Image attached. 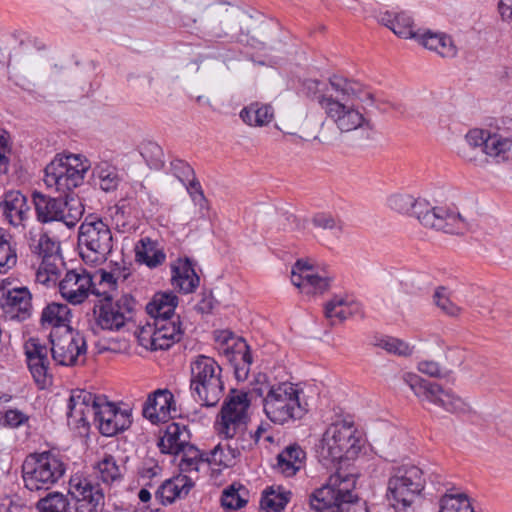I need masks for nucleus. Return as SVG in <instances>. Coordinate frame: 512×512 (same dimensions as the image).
<instances>
[{"mask_svg":"<svg viewBox=\"0 0 512 512\" xmlns=\"http://www.w3.org/2000/svg\"><path fill=\"white\" fill-rule=\"evenodd\" d=\"M333 83L335 95L324 99L322 110L339 132L347 133L369 125L360 103H373L374 94L365 85L354 79H336Z\"/></svg>","mask_w":512,"mask_h":512,"instance_id":"obj_1","label":"nucleus"},{"mask_svg":"<svg viewBox=\"0 0 512 512\" xmlns=\"http://www.w3.org/2000/svg\"><path fill=\"white\" fill-rule=\"evenodd\" d=\"M388 206L401 214L415 216L425 227L449 234H463L468 229L466 220L457 212L444 207H434L425 199H415L408 194H394L388 198Z\"/></svg>","mask_w":512,"mask_h":512,"instance_id":"obj_2","label":"nucleus"},{"mask_svg":"<svg viewBox=\"0 0 512 512\" xmlns=\"http://www.w3.org/2000/svg\"><path fill=\"white\" fill-rule=\"evenodd\" d=\"M361 449V438L355 425L354 416L344 414L326 429L317 456L323 466L330 468L343 459L356 456Z\"/></svg>","mask_w":512,"mask_h":512,"instance_id":"obj_3","label":"nucleus"},{"mask_svg":"<svg viewBox=\"0 0 512 512\" xmlns=\"http://www.w3.org/2000/svg\"><path fill=\"white\" fill-rule=\"evenodd\" d=\"M356 476L337 471L327 482L309 495V506L315 512H368L356 505L358 497L353 493Z\"/></svg>","mask_w":512,"mask_h":512,"instance_id":"obj_4","label":"nucleus"},{"mask_svg":"<svg viewBox=\"0 0 512 512\" xmlns=\"http://www.w3.org/2000/svg\"><path fill=\"white\" fill-rule=\"evenodd\" d=\"M119 276L114 272L100 271L99 286L106 293L103 299L95 306L96 324L103 330H120L131 321L135 314L136 301L131 295L124 294L113 299V293L117 290Z\"/></svg>","mask_w":512,"mask_h":512,"instance_id":"obj_5","label":"nucleus"},{"mask_svg":"<svg viewBox=\"0 0 512 512\" xmlns=\"http://www.w3.org/2000/svg\"><path fill=\"white\" fill-rule=\"evenodd\" d=\"M256 392L263 397L267 418L275 424L299 420L307 413L306 404H302L299 398L300 390L290 382L264 385Z\"/></svg>","mask_w":512,"mask_h":512,"instance_id":"obj_6","label":"nucleus"},{"mask_svg":"<svg viewBox=\"0 0 512 512\" xmlns=\"http://www.w3.org/2000/svg\"><path fill=\"white\" fill-rule=\"evenodd\" d=\"M78 247L80 256L86 263H104L114 247L109 224L98 216L88 215L78 229Z\"/></svg>","mask_w":512,"mask_h":512,"instance_id":"obj_7","label":"nucleus"},{"mask_svg":"<svg viewBox=\"0 0 512 512\" xmlns=\"http://www.w3.org/2000/svg\"><path fill=\"white\" fill-rule=\"evenodd\" d=\"M190 389L193 398L205 407H214L224 393L221 367L211 357L198 355L190 364Z\"/></svg>","mask_w":512,"mask_h":512,"instance_id":"obj_8","label":"nucleus"},{"mask_svg":"<svg viewBox=\"0 0 512 512\" xmlns=\"http://www.w3.org/2000/svg\"><path fill=\"white\" fill-rule=\"evenodd\" d=\"M66 463L52 451L29 454L22 464L24 486L30 491H46L65 475Z\"/></svg>","mask_w":512,"mask_h":512,"instance_id":"obj_9","label":"nucleus"},{"mask_svg":"<svg viewBox=\"0 0 512 512\" xmlns=\"http://www.w3.org/2000/svg\"><path fill=\"white\" fill-rule=\"evenodd\" d=\"M425 487V479L420 468L402 465L393 468L387 483V500L398 512L412 508Z\"/></svg>","mask_w":512,"mask_h":512,"instance_id":"obj_10","label":"nucleus"},{"mask_svg":"<svg viewBox=\"0 0 512 512\" xmlns=\"http://www.w3.org/2000/svg\"><path fill=\"white\" fill-rule=\"evenodd\" d=\"M89 167L88 160L81 155H58L46 166L44 182L62 194H72L83 183Z\"/></svg>","mask_w":512,"mask_h":512,"instance_id":"obj_11","label":"nucleus"},{"mask_svg":"<svg viewBox=\"0 0 512 512\" xmlns=\"http://www.w3.org/2000/svg\"><path fill=\"white\" fill-rule=\"evenodd\" d=\"M250 405L248 392L230 390L215 421V429L221 438L233 439L246 431L250 420Z\"/></svg>","mask_w":512,"mask_h":512,"instance_id":"obj_12","label":"nucleus"},{"mask_svg":"<svg viewBox=\"0 0 512 512\" xmlns=\"http://www.w3.org/2000/svg\"><path fill=\"white\" fill-rule=\"evenodd\" d=\"M33 203L37 219L41 223L61 221L71 228L81 219L84 207L79 198L72 194L51 197L40 192L33 193Z\"/></svg>","mask_w":512,"mask_h":512,"instance_id":"obj_13","label":"nucleus"},{"mask_svg":"<svg viewBox=\"0 0 512 512\" xmlns=\"http://www.w3.org/2000/svg\"><path fill=\"white\" fill-rule=\"evenodd\" d=\"M403 380L418 398L427 400L449 413L466 414L471 410L469 404L452 391L444 390L439 384L424 380L417 374L405 373Z\"/></svg>","mask_w":512,"mask_h":512,"instance_id":"obj_14","label":"nucleus"},{"mask_svg":"<svg viewBox=\"0 0 512 512\" xmlns=\"http://www.w3.org/2000/svg\"><path fill=\"white\" fill-rule=\"evenodd\" d=\"M26 364L29 372L39 389H45L52 384L51 344L38 337H30L23 346Z\"/></svg>","mask_w":512,"mask_h":512,"instance_id":"obj_15","label":"nucleus"},{"mask_svg":"<svg viewBox=\"0 0 512 512\" xmlns=\"http://www.w3.org/2000/svg\"><path fill=\"white\" fill-rule=\"evenodd\" d=\"M49 344H51V357L57 365L72 366L78 363L80 357H84L87 345L84 336L71 328L58 335L57 331H52L49 335Z\"/></svg>","mask_w":512,"mask_h":512,"instance_id":"obj_16","label":"nucleus"},{"mask_svg":"<svg viewBox=\"0 0 512 512\" xmlns=\"http://www.w3.org/2000/svg\"><path fill=\"white\" fill-rule=\"evenodd\" d=\"M61 296L73 305L83 303L89 294L101 296L106 293L93 283L92 275L84 268L68 270L58 284Z\"/></svg>","mask_w":512,"mask_h":512,"instance_id":"obj_17","label":"nucleus"},{"mask_svg":"<svg viewBox=\"0 0 512 512\" xmlns=\"http://www.w3.org/2000/svg\"><path fill=\"white\" fill-rule=\"evenodd\" d=\"M153 325V331L142 330L139 335L140 344L151 350L169 349L181 340L184 333L180 316L160 317L154 320Z\"/></svg>","mask_w":512,"mask_h":512,"instance_id":"obj_18","label":"nucleus"},{"mask_svg":"<svg viewBox=\"0 0 512 512\" xmlns=\"http://www.w3.org/2000/svg\"><path fill=\"white\" fill-rule=\"evenodd\" d=\"M216 340L220 350L227 356L234 368L237 380L247 379L252 364L250 348L243 338H236L230 331H221Z\"/></svg>","mask_w":512,"mask_h":512,"instance_id":"obj_19","label":"nucleus"},{"mask_svg":"<svg viewBox=\"0 0 512 512\" xmlns=\"http://www.w3.org/2000/svg\"><path fill=\"white\" fill-rule=\"evenodd\" d=\"M334 277L326 270H317L306 260H297L291 271V282L306 294H323L326 292Z\"/></svg>","mask_w":512,"mask_h":512,"instance_id":"obj_20","label":"nucleus"},{"mask_svg":"<svg viewBox=\"0 0 512 512\" xmlns=\"http://www.w3.org/2000/svg\"><path fill=\"white\" fill-rule=\"evenodd\" d=\"M99 407L94 412L93 422L98 426L104 436H114L128 429L132 423L131 411L120 409L114 403L107 400L106 396H100Z\"/></svg>","mask_w":512,"mask_h":512,"instance_id":"obj_21","label":"nucleus"},{"mask_svg":"<svg viewBox=\"0 0 512 512\" xmlns=\"http://www.w3.org/2000/svg\"><path fill=\"white\" fill-rule=\"evenodd\" d=\"M100 396L83 389L72 390L67 404L68 424L75 428L89 427L90 419L94 420V412L99 407Z\"/></svg>","mask_w":512,"mask_h":512,"instance_id":"obj_22","label":"nucleus"},{"mask_svg":"<svg viewBox=\"0 0 512 512\" xmlns=\"http://www.w3.org/2000/svg\"><path fill=\"white\" fill-rule=\"evenodd\" d=\"M0 313L6 320L25 321L32 314V294L27 287L0 285Z\"/></svg>","mask_w":512,"mask_h":512,"instance_id":"obj_23","label":"nucleus"},{"mask_svg":"<svg viewBox=\"0 0 512 512\" xmlns=\"http://www.w3.org/2000/svg\"><path fill=\"white\" fill-rule=\"evenodd\" d=\"M142 414L152 424L167 422L176 416L174 395L168 389L150 393L143 405Z\"/></svg>","mask_w":512,"mask_h":512,"instance_id":"obj_24","label":"nucleus"},{"mask_svg":"<svg viewBox=\"0 0 512 512\" xmlns=\"http://www.w3.org/2000/svg\"><path fill=\"white\" fill-rule=\"evenodd\" d=\"M0 208L4 219L15 228H25L30 220L31 207L24 194L17 190H11L3 195Z\"/></svg>","mask_w":512,"mask_h":512,"instance_id":"obj_25","label":"nucleus"},{"mask_svg":"<svg viewBox=\"0 0 512 512\" xmlns=\"http://www.w3.org/2000/svg\"><path fill=\"white\" fill-rule=\"evenodd\" d=\"M171 283L179 292L189 294L195 292L200 285V277L195 265L189 258H178L171 263Z\"/></svg>","mask_w":512,"mask_h":512,"instance_id":"obj_26","label":"nucleus"},{"mask_svg":"<svg viewBox=\"0 0 512 512\" xmlns=\"http://www.w3.org/2000/svg\"><path fill=\"white\" fill-rule=\"evenodd\" d=\"M191 434L186 425L172 422L158 440V447L163 454L178 455L190 446Z\"/></svg>","mask_w":512,"mask_h":512,"instance_id":"obj_27","label":"nucleus"},{"mask_svg":"<svg viewBox=\"0 0 512 512\" xmlns=\"http://www.w3.org/2000/svg\"><path fill=\"white\" fill-rule=\"evenodd\" d=\"M194 481L191 477L179 474L173 478L161 481L155 492L156 499L163 505L173 503L177 498L188 495Z\"/></svg>","mask_w":512,"mask_h":512,"instance_id":"obj_28","label":"nucleus"},{"mask_svg":"<svg viewBox=\"0 0 512 512\" xmlns=\"http://www.w3.org/2000/svg\"><path fill=\"white\" fill-rule=\"evenodd\" d=\"M135 259L153 269L161 266L166 260V253L158 241L150 237H142L135 245Z\"/></svg>","mask_w":512,"mask_h":512,"instance_id":"obj_29","label":"nucleus"},{"mask_svg":"<svg viewBox=\"0 0 512 512\" xmlns=\"http://www.w3.org/2000/svg\"><path fill=\"white\" fill-rule=\"evenodd\" d=\"M69 494L77 500H92L96 496L105 499L103 489L100 484L90 476L80 474L73 475L69 480Z\"/></svg>","mask_w":512,"mask_h":512,"instance_id":"obj_30","label":"nucleus"},{"mask_svg":"<svg viewBox=\"0 0 512 512\" xmlns=\"http://www.w3.org/2000/svg\"><path fill=\"white\" fill-rule=\"evenodd\" d=\"M378 22L392 30L398 37L405 39L418 37V34L413 30V20L406 12H380Z\"/></svg>","mask_w":512,"mask_h":512,"instance_id":"obj_31","label":"nucleus"},{"mask_svg":"<svg viewBox=\"0 0 512 512\" xmlns=\"http://www.w3.org/2000/svg\"><path fill=\"white\" fill-rule=\"evenodd\" d=\"M305 459V451L299 445L292 444L277 456V468L286 477H291L304 466Z\"/></svg>","mask_w":512,"mask_h":512,"instance_id":"obj_32","label":"nucleus"},{"mask_svg":"<svg viewBox=\"0 0 512 512\" xmlns=\"http://www.w3.org/2000/svg\"><path fill=\"white\" fill-rule=\"evenodd\" d=\"M438 504V512H475L469 496L461 488L455 486L446 488Z\"/></svg>","mask_w":512,"mask_h":512,"instance_id":"obj_33","label":"nucleus"},{"mask_svg":"<svg viewBox=\"0 0 512 512\" xmlns=\"http://www.w3.org/2000/svg\"><path fill=\"white\" fill-rule=\"evenodd\" d=\"M26 238L32 253L41 256L43 260L53 259V261H61L58 255L59 246L57 242L52 240L46 233L30 230Z\"/></svg>","mask_w":512,"mask_h":512,"instance_id":"obj_34","label":"nucleus"},{"mask_svg":"<svg viewBox=\"0 0 512 512\" xmlns=\"http://www.w3.org/2000/svg\"><path fill=\"white\" fill-rule=\"evenodd\" d=\"M177 305L178 297L174 292H158L147 304L146 310L154 320H158L160 317L171 318L172 316H177L175 314Z\"/></svg>","mask_w":512,"mask_h":512,"instance_id":"obj_35","label":"nucleus"},{"mask_svg":"<svg viewBox=\"0 0 512 512\" xmlns=\"http://www.w3.org/2000/svg\"><path fill=\"white\" fill-rule=\"evenodd\" d=\"M416 39L427 49L435 51L442 57L453 58L457 54V48L450 36L442 33L427 31L418 35Z\"/></svg>","mask_w":512,"mask_h":512,"instance_id":"obj_36","label":"nucleus"},{"mask_svg":"<svg viewBox=\"0 0 512 512\" xmlns=\"http://www.w3.org/2000/svg\"><path fill=\"white\" fill-rule=\"evenodd\" d=\"M241 120L252 127L267 126L274 119V109L270 104L253 102L245 106L239 114Z\"/></svg>","mask_w":512,"mask_h":512,"instance_id":"obj_37","label":"nucleus"},{"mask_svg":"<svg viewBox=\"0 0 512 512\" xmlns=\"http://www.w3.org/2000/svg\"><path fill=\"white\" fill-rule=\"evenodd\" d=\"M71 312L66 304L52 302L41 313L40 323L44 328H70Z\"/></svg>","mask_w":512,"mask_h":512,"instance_id":"obj_38","label":"nucleus"},{"mask_svg":"<svg viewBox=\"0 0 512 512\" xmlns=\"http://www.w3.org/2000/svg\"><path fill=\"white\" fill-rule=\"evenodd\" d=\"M489 133L481 129H472L465 136V143L459 148V154L467 161H475L477 155L484 154Z\"/></svg>","mask_w":512,"mask_h":512,"instance_id":"obj_39","label":"nucleus"},{"mask_svg":"<svg viewBox=\"0 0 512 512\" xmlns=\"http://www.w3.org/2000/svg\"><path fill=\"white\" fill-rule=\"evenodd\" d=\"M336 79H346V77L340 75H332L329 78L328 83L314 79L306 80L304 82L306 96L312 101L317 102L322 109L323 100L330 99L335 95L333 83L337 81Z\"/></svg>","mask_w":512,"mask_h":512,"instance_id":"obj_40","label":"nucleus"},{"mask_svg":"<svg viewBox=\"0 0 512 512\" xmlns=\"http://www.w3.org/2000/svg\"><path fill=\"white\" fill-rule=\"evenodd\" d=\"M95 184H98L100 189L105 192H111L118 188L120 177L117 168L106 162L102 161L95 165L92 171Z\"/></svg>","mask_w":512,"mask_h":512,"instance_id":"obj_41","label":"nucleus"},{"mask_svg":"<svg viewBox=\"0 0 512 512\" xmlns=\"http://www.w3.org/2000/svg\"><path fill=\"white\" fill-rule=\"evenodd\" d=\"M239 455L240 451L237 448L228 445L225 450L221 444H218L209 452H205L206 465L212 470H221V468L233 465L234 460Z\"/></svg>","mask_w":512,"mask_h":512,"instance_id":"obj_42","label":"nucleus"},{"mask_svg":"<svg viewBox=\"0 0 512 512\" xmlns=\"http://www.w3.org/2000/svg\"><path fill=\"white\" fill-rule=\"evenodd\" d=\"M18 260L16 243L12 236L3 228H0V274H6L12 270Z\"/></svg>","mask_w":512,"mask_h":512,"instance_id":"obj_43","label":"nucleus"},{"mask_svg":"<svg viewBox=\"0 0 512 512\" xmlns=\"http://www.w3.org/2000/svg\"><path fill=\"white\" fill-rule=\"evenodd\" d=\"M291 493L281 487H269L263 491L260 507L265 512H282L290 500Z\"/></svg>","mask_w":512,"mask_h":512,"instance_id":"obj_44","label":"nucleus"},{"mask_svg":"<svg viewBox=\"0 0 512 512\" xmlns=\"http://www.w3.org/2000/svg\"><path fill=\"white\" fill-rule=\"evenodd\" d=\"M98 477L105 484H113L123 477L122 468L116 458L110 454L104 456L94 465Z\"/></svg>","mask_w":512,"mask_h":512,"instance_id":"obj_45","label":"nucleus"},{"mask_svg":"<svg viewBox=\"0 0 512 512\" xmlns=\"http://www.w3.org/2000/svg\"><path fill=\"white\" fill-rule=\"evenodd\" d=\"M163 468L154 458H145L138 468V482L144 487H154L162 481Z\"/></svg>","mask_w":512,"mask_h":512,"instance_id":"obj_46","label":"nucleus"},{"mask_svg":"<svg viewBox=\"0 0 512 512\" xmlns=\"http://www.w3.org/2000/svg\"><path fill=\"white\" fill-rule=\"evenodd\" d=\"M182 454L179 461L180 474L199 472L203 465H206L205 452L200 451L194 445H190L180 452Z\"/></svg>","mask_w":512,"mask_h":512,"instance_id":"obj_47","label":"nucleus"},{"mask_svg":"<svg viewBox=\"0 0 512 512\" xmlns=\"http://www.w3.org/2000/svg\"><path fill=\"white\" fill-rule=\"evenodd\" d=\"M39 512H72L66 496L59 492L49 493L36 505Z\"/></svg>","mask_w":512,"mask_h":512,"instance_id":"obj_48","label":"nucleus"},{"mask_svg":"<svg viewBox=\"0 0 512 512\" xmlns=\"http://www.w3.org/2000/svg\"><path fill=\"white\" fill-rule=\"evenodd\" d=\"M248 490L244 486L236 488L231 485L225 489L221 496V504L224 508L236 510L246 505Z\"/></svg>","mask_w":512,"mask_h":512,"instance_id":"obj_49","label":"nucleus"},{"mask_svg":"<svg viewBox=\"0 0 512 512\" xmlns=\"http://www.w3.org/2000/svg\"><path fill=\"white\" fill-rule=\"evenodd\" d=\"M325 317L334 323V320L340 322L349 318V312L346 307V298L342 296H334L324 306Z\"/></svg>","mask_w":512,"mask_h":512,"instance_id":"obj_50","label":"nucleus"},{"mask_svg":"<svg viewBox=\"0 0 512 512\" xmlns=\"http://www.w3.org/2000/svg\"><path fill=\"white\" fill-rule=\"evenodd\" d=\"M512 147V138L503 137L499 134H489L485 145L484 154L489 156H499Z\"/></svg>","mask_w":512,"mask_h":512,"instance_id":"obj_51","label":"nucleus"},{"mask_svg":"<svg viewBox=\"0 0 512 512\" xmlns=\"http://www.w3.org/2000/svg\"><path fill=\"white\" fill-rule=\"evenodd\" d=\"M433 298L436 306L446 315L451 317L460 315L461 308L450 300L445 287H438L434 292Z\"/></svg>","mask_w":512,"mask_h":512,"instance_id":"obj_52","label":"nucleus"},{"mask_svg":"<svg viewBox=\"0 0 512 512\" xmlns=\"http://www.w3.org/2000/svg\"><path fill=\"white\" fill-rule=\"evenodd\" d=\"M377 345L389 353L400 356H408L412 353V348L406 342L394 337L381 338Z\"/></svg>","mask_w":512,"mask_h":512,"instance_id":"obj_53","label":"nucleus"},{"mask_svg":"<svg viewBox=\"0 0 512 512\" xmlns=\"http://www.w3.org/2000/svg\"><path fill=\"white\" fill-rule=\"evenodd\" d=\"M312 223L315 227L331 230L334 234H340L343 231V223L328 213H318L313 219Z\"/></svg>","mask_w":512,"mask_h":512,"instance_id":"obj_54","label":"nucleus"},{"mask_svg":"<svg viewBox=\"0 0 512 512\" xmlns=\"http://www.w3.org/2000/svg\"><path fill=\"white\" fill-rule=\"evenodd\" d=\"M53 259H44L37 272L36 279L38 282L46 284L48 282H56L58 280V268Z\"/></svg>","mask_w":512,"mask_h":512,"instance_id":"obj_55","label":"nucleus"},{"mask_svg":"<svg viewBox=\"0 0 512 512\" xmlns=\"http://www.w3.org/2000/svg\"><path fill=\"white\" fill-rule=\"evenodd\" d=\"M11 152V137L8 131L0 127V175L6 173L9 166L8 155Z\"/></svg>","mask_w":512,"mask_h":512,"instance_id":"obj_56","label":"nucleus"},{"mask_svg":"<svg viewBox=\"0 0 512 512\" xmlns=\"http://www.w3.org/2000/svg\"><path fill=\"white\" fill-rule=\"evenodd\" d=\"M188 181L187 191L194 204L199 206L200 210H208V200L204 195L200 182L194 176Z\"/></svg>","mask_w":512,"mask_h":512,"instance_id":"obj_57","label":"nucleus"},{"mask_svg":"<svg viewBox=\"0 0 512 512\" xmlns=\"http://www.w3.org/2000/svg\"><path fill=\"white\" fill-rule=\"evenodd\" d=\"M3 424L9 428H18L29 421V416L18 409H8L3 416Z\"/></svg>","mask_w":512,"mask_h":512,"instance_id":"obj_58","label":"nucleus"},{"mask_svg":"<svg viewBox=\"0 0 512 512\" xmlns=\"http://www.w3.org/2000/svg\"><path fill=\"white\" fill-rule=\"evenodd\" d=\"M74 510V512H104V499L97 495L96 499L77 500Z\"/></svg>","mask_w":512,"mask_h":512,"instance_id":"obj_59","label":"nucleus"},{"mask_svg":"<svg viewBox=\"0 0 512 512\" xmlns=\"http://www.w3.org/2000/svg\"><path fill=\"white\" fill-rule=\"evenodd\" d=\"M171 170L181 182H185L194 176L193 168L187 162L180 159H175L171 162Z\"/></svg>","mask_w":512,"mask_h":512,"instance_id":"obj_60","label":"nucleus"},{"mask_svg":"<svg viewBox=\"0 0 512 512\" xmlns=\"http://www.w3.org/2000/svg\"><path fill=\"white\" fill-rule=\"evenodd\" d=\"M141 155L146 161L156 165L161 161L162 148L155 142H147L141 148Z\"/></svg>","mask_w":512,"mask_h":512,"instance_id":"obj_61","label":"nucleus"},{"mask_svg":"<svg viewBox=\"0 0 512 512\" xmlns=\"http://www.w3.org/2000/svg\"><path fill=\"white\" fill-rule=\"evenodd\" d=\"M0 512H27V507L20 498L5 496L0 499Z\"/></svg>","mask_w":512,"mask_h":512,"instance_id":"obj_62","label":"nucleus"},{"mask_svg":"<svg viewBox=\"0 0 512 512\" xmlns=\"http://www.w3.org/2000/svg\"><path fill=\"white\" fill-rule=\"evenodd\" d=\"M418 370L431 377L441 376V367L435 361H421L418 363Z\"/></svg>","mask_w":512,"mask_h":512,"instance_id":"obj_63","label":"nucleus"},{"mask_svg":"<svg viewBox=\"0 0 512 512\" xmlns=\"http://www.w3.org/2000/svg\"><path fill=\"white\" fill-rule=\"evenodd\" d=\"M498 10L504 21L512 22V0H500Z\"/></svg>","mask_w":512,"mask_h":512,"instance_id":"obj_64","label":"nucleus"}]
</instances>
